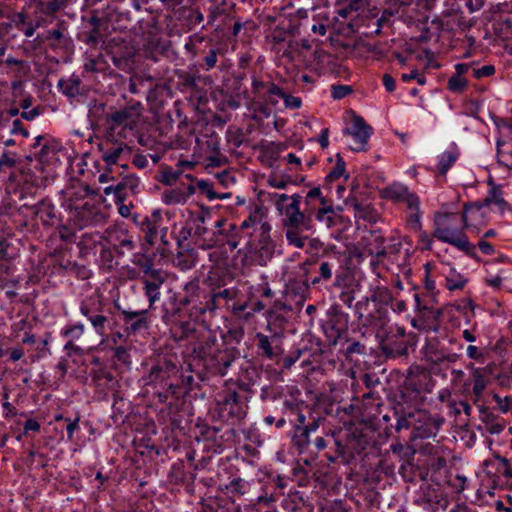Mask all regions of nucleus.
I'll list each match as a JSON object with an SVG mask.
<instances>
[{
	"instance_id": "nucleus-1",
	"label": "nucleus",
	"mask_w": 512,
	"mask_h": 512,
	"mask_svg": "<svg viewBox=\"0 0 512 512\" xmlns=\"http://www.w3.org/2000/svg\"><path fill=\"white\" fill-rule=\"evenodd\" d=\"M220 268H212L206 278L207 284L210 289L205 290L200 288L198 280H192L185 284V295L181 299V304L189 305L198 313L204 314L206 312H214L223 301L227 303L235 298L236 292L234 289L224 288L220 289L226 284L225 276H222Z\"/></svg>"
},
{
	"instance_id": "nucleus-2",
	"label": "nucleus",
	"mask_w": 512,
	"mask_h": 512,
	"mask_svg": "<svg viewBox=\"0 0 512 512\" xmlns=\"http://www.w3.org/2000/svg\"><path fill=\"white\" fill-rule=\"evenodd\" d=\"M275 197L276 206L283 215V226L289 245L303 248L308 240L304 232L310 231L312 225L310 216L300 210L301 196L294 194L289 197L286 194H275Z\"/></svg>"
},
{
	"instance_id": "nucleus-3",
	"label": "nucleus",
	"mask_w": 512,
	"mask_h": 512,
	"mask_svg": "<svg viewBox=\"0 0 512 512\" xmlns=\"http://www.w3.org/2000/svg\"><path fill=\"white\" fill-rule=\"evenodd\" d=\"M433 236L470 257L476 255V246L470 242L460 213L457 211H450L447 207H443L434 213Z\"/></svg>"
},
{
	"instance_id": "nucleus-4",
	"label": "nucleus",
	"mask_w": 512,
	"mask_h": 512,
	"mask_svg": "<svg viewBox=\"0 0 512 512\" xmlns=\"http://www.w3.org/2000/svg\"><path fill=\"white\" fill-rule=\"evenodd\" d=\"M262 218V208L256 205L254 209L250 211L249 216L243 220L240 226L227 223V221L223 219L218 220L215 224V228L217 230L212 233H208L207 247L209 248L215 244L223 243L226 241L231 251L236 249L240 242V232H243L246 234V236L251 237L258 231V226Z\"/></svg>"
},
{
	"instance_id": "nucleus-5",
	"label": "nucleus",
	"mask_w": 512,
	"mask_h": 512,
	"mask_svg": "<svg viewBox=\"0 0 512 512\" xmlns=\"http://www.w3.org/2000/svg\"><path fill=\"white\" fill-rule=\"evenodd\" d=\"M214 412L221 421L234 423L246 416L247 405L236 389L225 387L215 395Z\"/></svg>"
},
{
	"instance_id": "nucleus-6",
	"label": "nucleus",
	"mask_w": 512,
	"mask_h": 512,
	"mask_svg": "<svg viewBox=\"0 0 512 512\" xmlns=\"http://www.w3.org/2000/svg\"><path fill=\"white\" fill-rule=\"evenodd\" d=\"M345 134L349 135L353 140V143L350 144L352 151H366L368 149V141L373 134V128L362 117L355 116L350 127L345 129Z\"/></svg>"
},
{
	"instance_id": "nucleus-7",
	"label": "nucleus",
	"mask_w": 512,
	"mask_h": 512,
	"mask_svg": "<svg viewBox=\"0 0 512 512\" xmlns=\"http://www.w3.org/2000/svg\"><path fill=\"white\" fill-rule=\"evenodd\" d=\"M167 275L162 269L147 272L142 275L140 280L142 283V290L148 299L149 309H153L156 302L161 298V287L165 283Z\"/></svg>"
},
{
	"instance_id": "nucleus-8",
	"label": "nucleus",
	"mask_w": 512,
	"mask_h": 512,
	"mask_svg": "<svg viewBox=\"0 0 512 512\" xmlns=\"http://www.w3.org/2000/svg\"><path fill=\"white\" fill-rule=\"evenodd\" d=\"M437 276L443 278L444 287L450 292L463 291L468 284V277L459 272L456 267L449 262H442L435 267Z\"/></svg>"
},
{
	"instance_id": "nucleus-9",
	"label": "nucleus",
	"mask_w": 512,
	"mask_h": 512,
	"mask_svg": "<svg viewBox=\"0 0 512 512\" xmlns=\"http://www.w3.org/2000/svg\"><path fill=\"white\" fill-rule=\"evenodd\" d=\"M484 207L482 203L464 205L463 210L459 213L466 230L479 233L481 228L487 224V218L483 212Z\"/></svg>"
},
{
	"instance_id": "nucleus-10",
	"label": "nucleus",
	"mask_w": 512,
	"mask_h": 512,
	"mask_svg": "<svg viewBox=\"0 0 512 512\" xmlns=\"http://www.w3.org/2000/svg\"><path fill=\"white\" fill-rule=\"evenodd\" d=\"M162 215L159 211H154L142 222V231L145 234V240L150 245H154L160 238L161 242L167 244V228L162 227Z\"/></svg>"
},
{
	"instance_id": "nucleus-11",
	"label": "nucleus",
	"mask_w": 512,
	"mask_h": 512,
	"mask_svg": "<svg viewBox=\"0 0 512 512\" xmlns=\"http://www.w3.org/2000/svg\"><path fill=\"white\" fill-rule=\"evenodd\" d=\"M405 204L404 222L409 231H421L423 228V210L420 197L415 194Z\"/></svg>"
},
{
	"instance_id": "nucleus-12",
	"label": "nucleus",
	"mask_w": 512,
	"mask_h": 512,
	"mask_svg": "<svg viewBox=\"0 0 512 512\" xmlns=\"http://www.w3.org/2000/svg\"><path fill=\"white\" fill-rule=\"evenodd\" d=\"M233 361L234 356L231 351L226 348H219L203 364L212 374L224 376Z\"/></svg>"
},
{
	"instance_id": "nucleus-13",
	"label": "nucleus",
	"mask_w": 512,
	"mask_h": 512,
	"mask_svg": "<svg viewBox=\"0 0 512 512\" xmlns=\"http://www.w3.org/2000/svg\"><path fill=\"white\" fill-rule=\"evenodd\" d=\"M503 139L497 140L498 163L512 170V120L506 121L503 126Z\"/></svg>"
},
{
	"instance_id": "nucleus-14",
	"label": "nucleus",
	"mask_w": 512,
	"mask_h": 512,
	"mask_svg": "<svg viewBox=\"0 0 512 512\" xmlns=\"http://www.w3.org/2000/svg\"><path fill=\"white\" fill-rule=\"evenodd\" d=\"M66 209L74 212V217L78 221L79 226H88L94 221L97 208L89 202H74L72 198H67L63 203Z\"/></svg>"
},
{
	"instance_id": "nucleus-15",
	"label": "nucleus",
	"mask_w": 512,
	"mask_h": 512,
	"mask_svg": "<svg viewBox=\"0 0 512 512\" xmlns=\"http://www.w3.org/2000/svg\"><path fill=\"white\" fill-rule=\"evenodd\" d=\"M252 93L266 102L276 105L279 95H282V89L271 81H263L254 78L252 81Z\"/></svg>"
},
{
	"instance_id": "nucleus-16",
	"label": "nucleus",
	"mask_w": 512,
	"mask_h": 512,
	"mask_svg": "<svg viewBox=\"0 0 512 512\" xmlns=\"http://www.w3.org/2000/svg\"><path fill=\"white\" fill-rule=\"evenodd\" d=\"M32 213L39 218L43 226L52 227L59 221L56 207L49 199H43L31 206Z\"/></svg>"
},
{
	"instance_id": "nucleus-17",
	"label": "nucleus",
	"mask_w": 512,
	"mask_h": 512,
	"mask_svg": "<svg viewBox=\"0 0 512 512\" xmlns=\"http://www.w3.org/2000/svg\"><path fill=\"white\" fill-rule=\"evenodd\" d=\"M56 152L57 146L50 137L39 135L34 138L32 153L40 162H49L56 155Z\"/></svg>"
},
{
	"instance_id": "nucleus-18",
	"label": "nucleus",
	"mask_w": 512,
	"mask_h": 512,
	"mask_svg": "<svg viewBox=\"0 0 512 512\" xmlns=\"http://www.w3.org/2000/svg\"><path fill=\"white\" fill-rule=\"evenodd\" d=\"M85 333V326L82 323L69 324L63 327L60 331V336L66 339L64 350L68 353L80 354L82 349L80 346L75 344V341L79 340Z\"/></svg>"
},
{
	"instance_id": "nucleus-19",
	"label": "nucleus",
	"mask_w": 512,
	"mask_h": 512,
	"mask_svg": "<svg viewBox=\"0 0 512 512\" xmlns=\"http://www.w3.org/2000/svg\"><path fill=\"white\" fill-rule=\"evenodd\" d=\"M122 315L129 333L136 334L149 328L148 310H123Z\"/></svg>"
},
{
	"instance_id": "nucleus-20",
	"label": "nucleus",
	"mask_w": 512,
	"mask_h": 512,
	"mask_svg": "<svg viewBox=\"0 0 512 512\" xmlns=\"http://www.w3.org/2000/svg\"><path fill=\"white\" fill-rule=\"evenodd\" d=\"M415 194L408 186L400 182H393L381 190V197L393 203L404 204Z\"/></svg>"
},
{
	"instance_id": "nucleus-21",
	"label": "nucleus",
	"mask_w": 512,
	"mask_h": 512,
	"mask_svg": "<svg viewBox=\"0 0 512 512\" xmlns=\"http://www.w3.org/2000/svg\"><path fill=\"white\" fill-rule=\"evenodd\" d=\"M219 348L216 337L210 331H204L200 336V341L194 346L193 352L204 363Z\"/></svg>"
},
{
	"instance_id": "nucleus-22",
	"label": "nucleus",
	"mask_w": 512,
	"mask_h": 512,
	"mask_svg": "<svg viewBox=\"0 0 512 512\" xmlns=\"http://www.w3.org/2000/svg\"><path fill=\"white\" fill-rule=\"evenodd\" d=\"M139 178L135 175L123 177L116 183V204L124 202L130 195L137 193L139 188Z\"/></svg>"
},
{
	"instance_id": "nucleus-23",
	"label": "nucleus",
	"mask_w": 512,
	"mask_h": 512,
	"mask_svg": "<svg viewBox=\"0 0 512 512\" xmlns=\"http://www.w3.org/2000/svg\"><path fill=\"white\" fill-rule=\"evenodd\" d=\"M195 193V188L192 185L187 187H177L168 189L162 194V201L166 205L185 204L190 196Z\"/></svg>"
},
{
	"instance_id": "nucleus-24",
	"label": "nucleus",
	"mask_w": 512,
	"mask_h": 512,
	"mask_svg": "<svg viewBox=\"0 0 512 512\" xmlns=\"http://www.w3.org/2000/svg\"><path fill=\"white\" fill-rule=\"evenodd\" d=\"M459 158V152L456 149H450L442 152L437 156L435 173L437 175L446 176L449 169L455 164Z\"/></svg>"
},
{
	"instance_id": "nucleus-25",
	"label": "nucleus",
	"mask_w": 512,
	"mask_h": 512,
	"mask_svg": "<svg viewBox=\"0 0 512 512\" xmlns=\"http://www.w3.org/2000/svg\"><path fill=\"white\" fill-rule=\"evenodd\" d=\"M138 114L137 108L131 106L113 112L110 119L114 124L128 126L134 122V118L138 116Z\"/></svg>"
},
{
	"instance_id": "nucleus-26",
	"label": "nucleus",
	"mask_w": 512,
	"mask_h": 512,
	"mask_svg": "<svg viewBox=\"0 0 512 512\" xmlns=\"http://www.w3.org/2000/svg\"><path fill=\"white\" fill-rule=\"evenodd\" d=\"M256 340L257 348L259 351H261L262 356L268 359H274L280 353L277 346H272L273 339H271L269 336L263 333H257Z\"/></svg>"
},
{
	"instance_id": "nucleus-27",
	"label": "nucleus",
	"mask_w": 512,
	"mask_h": 512,
	"mask_svg": "<svg viewBox=\"0 0 512 512\" xmlns=\"http://www.w3.org/2000/svg\"><path fill=\"white\" fill-rule=\"evenodd\" d=\"M322 207L315 214L316 220L330 228L336 224V214L332 205H327L325 198H321Z\"/></svg>"
},
{
	"instance_id": "nucleus-28",
	"label": "nucleus",
	"mask_w": 512,
	"mask_h": 512,
	"mask_svg": "<svg viewBox=\"0 0 512 512\" xmlns=\"http://www.w3.org/2000/svg\"><path fill=\"white\" fill-rule=\"evenodd\" d=\"M171 333L176 340L189 339L196 333L193 321H179L171 328Z\"/></svg>"
},
{
	"instance_id": "nucleus-29",
	"label": "nucleus",
	"mask_w": 512,
	"mask_h": 512,
	"mask_svg": "<svg viewBox=\"0 0 512 512\" xmlns=\"http://www.w3.org/2000/svg\"><path fill=\"white\" fill-rule=\"evenodd\" d=\"M80 79L72 76L68 79H60L58 82L59 91L67 97L74 98L80 94Z\"/></svg>"
},
{
	"instance_id": "nucleus-30",
	"label": "nucleus",
	"mask_w": 512,
	"mask_h": 512,
	"mask_svg": "<svg viewBox=\"0 0 512 512\" xmlns=\"http://www.w3.org/2000/svg\"><path fill=\"white\" fill-rule=\"evenodd\" d=\"M125 149L126 145L122 143H114L103 151L102 159L108 166L115 165Z\"/></svg>"
},
{
	"instance_id": "nucleus-31",
	"label": "nucleus",
	"mask_w": 512,
	"mask_h": 512,
	"mask_svg": "<svg viewBox=\"0 0 512 512\" xmlns=\"http://www.w3.org/2000/svg\"><path fill=\"white\" fill-rule=\"evenodd\" d=\"M472 367V377H473V393L475 396L480 397L487 386V380L484 376L483 368H475Z\"/></svg>"
},
{
	"instance_id": "nucleus-32",
	"label": "nucleus",
	"mask_w": 512,
	"mask_h": 512,
	"mask_svg": "<svg viewBox=\"0 0 512 512\" xmlns=\"http://www.w3.org/2000/svg\"><path fill=\"white\" fill-rule=\"evenodd\" d=\"M225 245H228L226 241H224L223 243L215 244L209 248L207 247V243L205 241H203V243L199 242L198 244L199 247L210 250V252L208 253L209 260L215 263L216 265H218L222 260L226 258V252H223L221 250V246Z\"/></svg>"
},
{
	"instance_id": "nucleus-33",
	"label": "nucleus",
	"mask_w": 512,
	"mask_h": 512,
	"mask_svg": "<svg viewBox=\"0 0 512 512\" xmlns=\"http://www.w3.org/2000/svg\"><path fill=\"white\" fill-rule=\"evenodd\" d=\"M132 262L140 269L142 275H146L147 272L157 270L154 268L153 259L146 254L135 253L133 255Z\"/></svg>"
},
{
	"instance_id": "nucleus-34",
	"label": "nucleus",
	"mask_w": 512,
	"mask_h": 512,
	"mask_svg": "<svg viewBox=\"0 0 512 512\" xmlns=\"http://www.w3.org/2000/svg\"><path fill=\"white\" fill-rule=\"evenodd\" d=\"M334 267H335L334 262L321 261L319 263V269H318L319 276L314 277L311 280V284L312 285H317L321 281H328V280H330L331 277H332V271H333Z\"/></svg>"
},
{
	"instance_id": "nucleus-35",
	"label": "nucleus",
	"mask_w": 512,
	"mask_h": 512,
	"mask_svg": "<svg viewBox=\"0 0 512 512\" xmlns=\"http://www.w3.org/2000/svg\"><path fill=\"white\" fill-rule=\"evenodd\" d=\"M249 487L247 481L242 478H234L229 483L224 485V489L232 495H244Z\"/></svg>"
},
{
	"instance_id": "nucleus-36",
	"label": "nucleus",
	"mask_w": 512,
	"mask_h": 512,
	"mask_svg": "<svg viewBox=\"0 0 512 512\" xmlns=\"http://www.w3.org/2000/svg\"><path fill=\"white\" fill-rule=\"evenodd\" d=\"M372 301L381 305H389L393 301V295L389 288L377 286L372 293Z\"/></svg>"
},
{
	"instance_id": "nucleus-37",
	"label": "nucleus",
	"mask_w": 512,
	"mask_h": 512,
	"mask_svg": "<svg viewBox=\"0 0 512 512\" xmlns=\"http://www.w3.org/2000/svg\"><path fill=\"white\" fill-rule=\"evenodd\" d=\"M494 32L501 38H508L512 33V22L508 18H500L493 22Z\"/></svg>"
},
{
	"instance_id": "nucleus-38",
	"label": "nucleus",
	"mask_w": 512,
	"mask_h": 512,
	"mask_svg": "<svg viewBox=\"0 0 512 512\" xmlns=\"http://www.w3.org/2000/svg\"><path fill=\"white\" fill-rule=\"evenodd\" d=\"M506 422L503 418H496L493 416L487 417L485 420V429L490 434H500L504 431Z\"/></svg>"
},
{
	"instance_id": "nucleus-39",
	"label": "nucleus",
	"mask_w": 512,
	"mask_h": 512,
	"mask_svg": "<svg viewBox=\"0 0 512 512\" xmlns=\"http://www.w3.org/2000/svg\"><path fill=\"white\" fill-rule=\"evenodd\" d=\"M484 206H490L491 204H494L498 206L500 209H503L506 205L505 200L502 197V192L500 189L493 188L490 190L488 196L485 198L484 202L482 203Z\"/></svg>"
},
{
	"instance_id": "nucleus-40",
	"label": "nucleus",
	"mask_w": 512,
	"mask_h": 512,
	"mask_svg": "<svg viewBox=\"0 0 512 512\" xmlns=\"http://www.w3.org/2000/svg\"><path fill=\"white\" fill-rule=\"evenodd\" d=\"M174 264L181 270L186 271L195 266V259L192 254L179 253L174 259Z\"/></svg>"
},
{
	"instance_id": "nucleus-41",
	"label": "nucleus",
	"mask_w": 512,
	"mask_h": 512,
	"mask_svg": "<svg viewBox=\"0 0 512 512\" xmlns=\"http://www.w3.org/2000/svg\"><path fill=\"white\" fill-rule=\"evenodd\" d=\"M467 80L459 75H452L447 84V88L453 93H462L467 87Z\"/></svg>"
},
{
	"instance_id": "nucleus-42",
	"label": "nucleus",
	"mask_w": 512,
	"mask_h": 512,
	"mask_svg": "<svg viewBox=\"0 0 512 512\" xmlns=\"http://www.w3.org/2000/svg\"><path fill=\"white\" fill-rule=\"evenodd\" d=\"M89 321L93 326L96 334L99 336H104L106 334V324L108 322V318L106 316L101 314H93Z\"/></svg>"
},
{
	"instance_id": "nucleus-43",
	"label": "nucleus",
	"mask_w": 512,
	"mask_h": 512,
	"mask_svg": "<svg viewBox=\"0 0 512 512\" xmlns=\"http://www.w3.org/2000/svg\"><path fill=\"white\" fill-rule=\"evenodd\" d=\"M318 428L317 423H313L309 426H305L302 428H299V435H295L296 444L299 447H305L309 443V434L312 431H315Z\"/></svg>"
},
{
	"instance_id": "nucleus-44",
	"label": "nucleus",
	"mask_w": 512,
	"mask_h": 512,
	"mask_svg": "<svg viewBox=\"0 0 512 512\" xmlns=\"http://www.w3.org/2000/svg\"><path fill=\"white\" fill-rule=\"evenodd\" d=\"M17 256L16 249L6 238H0V259L10 260Z\"/></svg>"
},
{
	"instance_id": "nucleus-45",
	"label": "nucleus",
	"mask_w": 512,
	"mask_h": 512,
	"mask_svg": "<svg viewBox=\"0 0 512 512\" xmlns=\"http://www.w3.org/2000/svg\"><path fill=\"white\" fill-rule=\"evenodd\" d=\"M338 160L334 168L327 174L325 180L327 182H332L334 180L340 179L342 176H344L345 173V162L343 159L337 155Z\"/></svg>"
},
{
	"instance_id": "nucleus-46",
	"label": "nucleus",
	"mask_w": 512,
	"mask_h": 512,
	"mask_svg": "<svg viewBox=\"0 0 512 512\" xmlns=\"http://www.w3.org/2000/svg\"><path fill=\"white\" fill-rule=\"evenodd\" d=\"M353 92V89L350 85L344 84H333L331 85V97L334 100H340Z\"/></svg>"
},
{
	"instance_id": "nucleus-47",
	"label": "nucleus",
	"mask_w": 512,
	"mask_h": 512,
	"mask_svg": "<svg viewBox=\"0 0 512 512\" xmlns=\"http://www.w3.org/2000/svg\"><path fill=\"white\" fill-rule=\"evenodd\" d=\"M281 98L284 101V105L289 109H299L302 106V100L300 97L288 95L282 90V95H279L278 99Z\"/></svg>"
},
{
	"instance_id": "nucleus-48",
	"label": "nucleus",
	"mask_w": 512,
	"mask_h": 512,
	"mask_svg": "<svg viewBox=\"0 0 512 512\" xmlns=\"http://www.w3.org/2000/svg\"><path fill=\"white\" fill-rule=\"evenodd\" d=\"M354 208H355L357 217L363 218L369 222L375 221V213H374L373 209H371L370 207H368V206L363 207L362 205L357 203V204H355Z\"/></svg>"
},
{
	"instance_id": "nucleus-49",
	"label": "nucleus",
	"mask_w": 512,
	"mask_h": 512,
	"mask_svg": "<svg viewBox=\"0 0 512 512\" xmlns=\"http://www.w3.org/2000/svg\"><path fill=\"white\" fill-rule=\"evenodd\" d=\"M495 72L496 69L493 65H484L482 67L473 69V76L476 79H482L493 76Z\"/></svg>"
},
{
	"instance_id": "nucleus-50",
	"label": "nucleus",
	"mask_w": 512,
	"mask_h": 512,
	"mask_svg": "<svg viewBox=\"0 0 512 512\" xmlns=\"http://www.w3.org/2000/svg\"><path fill=\"white\" fill-rule=\"evenodd\" d=\"M467 356L470 359H473L481 364L485 361V355L484 353L474 345H469L466 350Z\"/></svg>"
},
{
	"instance_id": "nucleus-51",
	"label": "nucleus",
	"mask_w": 512,
	"mask_h": 512,
	"mask_svg": "<svg viewBox=\"0 0 512 512\" xmlns=\"http://www.w3.org/2000/svg\"><path fill=\"white\" fill-rule=\"evenodd\" d=\"M114 357L123 364H130V354L126 347L117 346L114 348Z\"/></svg>"
},
{
	"instance_id": "nucleus-52",
	"label": "nucleus",
	"mask_w": 512,
	"mask_h": 512,
	"mask_svg": "<svg viewBox=\"0 0 512 512\" xmlns=\"http://www.w3.org/2000/svg\"><path fill=\"white\" fill-rule=\"evenodd\" d=\"M414 233H419V241L422 244L423 248L425 250H431L433 247V234L429 235L426 231H423L421 228V231H413Z\"/></svg>"
},
{
	"instance_id": "nucleus-53",
	"label": "nucleus",
	"mask_w": 512,
	"mask_h": 512,
	"mask_svg": "<svg viewBox=\"0 0 512 512\" xmlns=\"http://www.w3.org/2000/svg\"><path fill=\"white\" fill-rule=\"evenodd\" d=\"M424 269H425L424 286H425V288H426L429 292H432V293H433V292L436 290V282H435V280L431 277V268H430V264H429V263L425 264Z\"/></svg>"
},
{
	"instance_id": "nucleus-54",
	"label": "nucleus",
	"mask_w": 512,
	"mask_h": 512,
	"mask_svg": "<svg viewBox=\"0 0 512 512\" xmlns=\"http://www.w3.org/2000/svg\"><path fill=\"white\" fill-rule=\"evenodd\" d=\"M486 283L488 286H490L492 288L504 290L503 271H501L497 275L487 278Z\"/></svg>"
},
{
	"instance_id": "nucleus-55",
	"label": "nucleus",
	"mask_w": 512,
	"mask_h": 512,
	"mask_svg": "<svg viewBox=\"0 0 512 512\" xmlns=\"http://www.w3.org/2000/svg\"><path fill=\"white\" fill-rule=\"evenodd\" d=\"M205 70L209 71L216 66L217 63V50L210 49L207 56L204 58Z\"/></svg>"
},
{
	"instance_id": "nucleus-56",
	"label": "nucleus",
	"mask_w": 512,
	"mask_h": 512,
	"mask_svg": "<svg viewBox=\"0 0 512 512\" xmlns=\"http://www.w3.org/2000/svg\"><path fill=\"white\" fill-rule=\"evenodd\" d=\"M64 420L67 422V438L71 441L73 439L75 430L79 428V417L73 420L70 418H65Z\"/></svg>"
},
{
	"instance_id": "nucleus-57",
	"label": "nucleus",
	"mask_w": 512,
	"mask_h": 512,
	"mask_svg": "<svg viewBox=\"0 0 512 512\" xmlns=\"http://www.w3.org/2000/svg\"><path fill=\"white\" fill-rule=\"evenodd\" d=\"M12 22L15 27L20 30L21 27L25 26L29 21L24 11L17 12L13 15Z\"/></svg>"
},
{
	"instance_id": "nucleus-58",
	"label": "nucleus",
	"mask_w": 512,
	"mask_h": 512,
	"mask_svg": "<svg viewBox=\"0 0 512 512\" xmlns=\"http://www.w3.org/2000/svg\"><path fill=\"white\" fill-rule=\"evenodd\" d=\"M477 247L480 249V251L484 254V255H489V256H492L495 254V248L494 246L484 240V239H481L478 243H477Z\"/></svg>"
},
{
	"instance_id": "nucleus-59",
	"label": "nucleus",
	"mask_w": 512,
	"mask_h": 512,
	"mask_svg": "<svg viewBox=\"0 0 512 512\" xmlns=\"http://www.w3.org/2000/svg\"><path fill=\"white\" fill-rule=\"evenodd\" d=\"M11 133L21 134L25 138L29 137L28 130L24 127L23 123L19 119L13 121Z\"/></svg>"
},
{
	"instance_id": "nucleus-60",
	"label": "nucleus",
	"mask_w": 512,
	"mask_h": 512,
	"mask_svg": "<svg viewBox=\"0 0 512 512\" xmlns=\"http://www.w3.org/2000/svg\"><path fill=\"white\" fill-rule=\"evenodd\" d=\"M65 0H50L46 3V12L55 13L65 6Z\"/></svg>"
},
{
	"instance_id": "nucleus-61",
	"label": "nucleus",
	"mask_w": 512,
	"mask_h": 512,
	"mask_svg": "<svg viewBox=\"0 0 512 512\" xmlns=\"http://www.w3.org/2000/svg\"><path fill=\"white\" fill-rule=\"evenodd\" d=\"M453 407L456 414L464 412L467 416H469L472 411V407L470 406V404L465 401L455 402L453 404Z\"/></svg>"
},
{
	"instance_id": "nucleus-62",
	"label": "nucleus",
	"mask_w": 512,
	"mask_h": 512,
	"mask_svg": "<svg viewBox=\"0 0 512 512\" xmlns=\"http://www.w3.org/2000/svg\"><path fill=\"white\" fill-rule=\"evenodd\" d=\"M495 398L498 402L500 410L503 413H507L509 410L512 409V398L511 397L506 396L504 399H502L499 396H496Z\"/></svg>"
},
{
	"instance_id": "nucleus-63",
	"label": "nucleus",
	"mask_w": 512,
	"mask_h": 512,
	"mask_svg": "<svg viewBox=\"0 0 512 512\" xmlns=\"http://www.w3.org/2000/svg\"><path fill=\"white\" fill-rule=\"evenodd\" d=\"M206 161H207V166L220 167L225 163L226 159L224 156H222L220 154H216V155L209 156L206 159Z\"/></svg>"
},
{
	"instance_id": "nucleus-64",
	"label": "nucleus",
	"mask_w": 512,
	"mask_h": 512,
	"mask_svg": "<svg viewBox=\"0 0 512 512\" xmlns=\"http://www.w3.org/2000/svg\"><path fill=\"white\" fill-rule=\"evenodd\" d=\"M504 290L512 292V269L503 270Z\"/></svg>"
}]
</instances>
